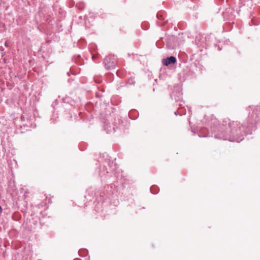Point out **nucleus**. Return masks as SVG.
<instances>
[{"label":"nucleus","mask_w":260,"mask_h":260,"mask_svg":"<svg viewBox=\"0 0 260 260\" xmlns=\"http://www.w3.org/2000/svg\"><path fill=\"white\" fill-rule=\"evenodd\" d=\"M257 107L256 112L250 114L247 120V123L241 125L237 121H231L229 119H224L222 124L216 127H212L211 131L214 134V138L231 142H239L244 139L246 127L255 125L260 120V113H257L259 110Z\"/></svg>","instance_id":"obj_1"},{"label":"nucleus","mask_w":260,"mask_h":260,"mask_svg":"<svg viewBox=\"0 0 260 260\" xmlns=\"http://www.w3.org/2000/svg\"><path fill=\"white\" fill-rule=\"evenodd\" d=\"M104 63L107 70L113 69L116 67V58L114 56L109 55L105 57Z\"/></svg>","instance_id":"obj_2"},{"label":"nucleus","mask_w":260,"mask_h":260,"mask_svg":"<svg viewBox=\"0 0 260 260\" xmlns=\"http://www.w3.org/2000/svg\"><path fill=\"white\" fill-rule=\"evenodd\" d=\"M177 62V59L174 56L168 57L162 60V63L164 66H168L169 65L174 64Z\"/></svg>","instance_id":"obj_3"},{"label":"nucleus","mask_w":260,"mask_h":260,"mask_svg":"<svg viewBox=\"0 0 260 260\" xmlns=\"http://www.w3.org/2000/svg\"><path fill=\"white\" fill-rule=\"evenodd\" d=\"M157 17L159 20H164L165 19L162 12H159L157 14Z\"/></svg>","instance_id":"obj_4"},{"label":"nucleus","mask_w":260,"mask_h":260,"mask_svg":"<svg viewBox=\"0 0 260 260\" xmlns=\"http://www.w3.org/2000/svg\"><path fill=\"white\" fill-rule=\"evenodd\" d=\"M155 188H156V187H155V186L151 187L150 188V190H151V192L153 194L157 193V191H154V189H155Z\"/></svg>","instance_id":"obj_5"},{"label":"nucleus","mask_w":260,"mask_h":260,"mask_svg":"<svg viewBox=\"0 0 260 260\" xmlns=\"http://www.w3.org/2000/svg\"><path fill=\"white\" fill-rule=\"evenodd\" d=\"M97 58V56L95 55H92V59L95 60Z\"/></svg>","instance_id":"obj_6"},{"label":"nucleus","mask_w":260,"mask_h":260,"mask_svg":"<svg viewBox=\"0 0 260 260\" xmlns=\"http://www.w3.org/2000/svg\"><path fill=\"white\" fill-rule=\"evenodd\" d=\"M154 189V191H157V188H155V189Z\"/></svg>","instance_id":"obj_7"},{"label":"nucleus","mask_w":260,"mask_h":260,"mask_svg":"<svg viewBox=\"0 0 260 260\" xmlns=\"http://www.w3.org/2000/svg\"><path fill=\"white\" fill-rule=\"evenodd\" d=\"M74 260H81V259H79V258H77V259H74Z\"/></svg>","instance_id":"obj_8"}]
</instances>
